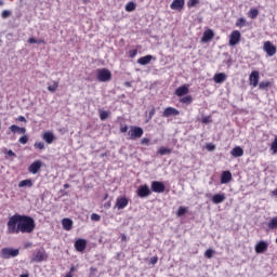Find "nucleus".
Instances as JSON below:
<instances>
[{
	"mask_svg": "<svg viewBox=\"0 0 277 277\" xmlns=\"http://www.w3.org/2000/svg\"><path fill=\"white\" fill-rule=\"evenodd\" d=\"M141 144H142L143 146H148V145L150 144V138H148V137L142 138V140H141Z\"/></svg>",
	"mask_w": 277,
	"mask_h": 277,
	"instance_id": "46",
	"label": "nucleus"
},
{
	"mask_svg": "<svg viewBox=\"0 0 277 277\" xmlns=\"http://www.w3.org/2000/svg\"><path fill=\"white\" fill-rule=\"evenodd\" d=\"M250 84L253 85V88H256L259 85V71L253 70L249 76Z\"/></svg>",
	"mask_w": 277,
	"mask_h": 277,
	"instance_id": "16",
	"label": "nucleus"
},
{
	"mask_svg": "<svg viewBox=\"0 0 277 277\" xmlns=\"http://www.w3.org/2000/svg\"><path fill=\"white\" fill-rule=\"evenodd\" d=\"M211 122H213V118H211V116H206L201 119L202 124H211Z\"/></svg>",
	"mask_w": 277,
	"mask_h": 277,
	"instance_id": "39",
	"label": "nucleus"
},
{
	"mask_svg": "<svg viewBox=\"0 0 277 277\" xmlns=\"http://www.w3.org/2000/svg\"><path fill=\"white\" fill-rule=\"evenodd\" d=\"M211 200H212L213 205H222V202H224V200H226V195H224V193L215 194L212 196Z\"/></svg>",
	"mask_w": 277,
	"mask_h": 277,
	"instance_id": "19",
	"label": "nucleus"
},
{
	"mask_svg": "<svg viewBox=\"0 0 277 277\" xmlns=\"http://www.w3.org/2000/svg\"><path fill=\"white\" fill-rule=\"evenodd\" d=\"M64 189H68L70 187V184H64Z\"/></svg>",
	"mask_w": 277,
	"mask_h": 277,
	"instance_id": "59",
	"label": "nucleus"
},
{
	"mask_svg": "<svg viewBox=\"0 0 277 277\" xmlns=\"http://www.w3.org/2000/svg\"><path fill=\"white\" fill-rule=\"evenodd\" d=\"M37 42H38V40L36 38H34V37L28 39V43L29 44H37Z\"/></svg>",
	"mask_w": 277,
	"mask_h": 277,
	"instance_id": "51",
	"label": "nucleus"
},
{
	"mask_svg": "<svg viewBox=\"0 0 277 277\" xmlns=\"http://www.w3.org/2000/svg\"><path fill=\"white\" fill-rule=\"evenodd\" d=\"M18 122H27V119L24 116L17 118Z\"/></svg>",
	"mask_w": 277,
	"mask_h": 277,
	"instance_id": "53",
	"label": "nucleus"
},
{
	"mask_svg": "<svg viewBox=\"0 0 277 277\" xmlns=\"http://www.w3.org/2000/svg\"><path fill=\"white\" fill-rule=\"evenodd\" d=\"M172 154V149L168 148V147H160L158 150V155H171Z\"/></svg>",
	"mask_w": 277,
	"mask_h": 277,
	"instance_id": "31",
	"label": "nucleus"
},
{
	"mask_svg": "<svg viewBox=\"0 0 277 277\" xmlns=\"http://www.w3.org/2000/svg\"><path fill=\"white\" fill-rule=\"evenodd\" d=\"M9 131H11V133H19L21 135H25L27 133V129L26 128H21L16 124H12L10 128H9Z\"/></svg>",
	"mask_w": 277,
	"mask_h": 277,
	"instance_id": "18",
	"label": "nucleus"
},
{
	"mask_svg": "<svg viewBox=\"0 0 277 277\" xmlns=\"http://www.w3.org/2000/svg\"><path fill=\"white\" fill-rule=\"evenodd\" d=\"M150 188L148 185H141L137 189V196L138 198H147V196H150Z\"/></svg>",
	"mask_w": 277,
	"mask_h": 277,
	"instance_id": "11",
	"label": "nucleus"
},
{
	"mask_svg": "<svg viewBox=\"0 0 277 277\" xmlns=\"http://www.w3.org/2000/svg\"><path fill=\"white\" fill-rule=\"evenodd\" d=\"M226 79H227V76L224 72L215 74L213 77L214 83H224V81H226Z\"/></svg>",
	"mask_w": 277,
	"mask_h": 277,
	"instance_id": "23",
	"label": "nucleus"
},
{
	"mask_svg": "<svg viewBox=\"0 0 277 277\" xmlns=\"http://www.w3.org/2000/svg\"><path fill=\"white\" fill-rule=\"evenodd\" d=\"M156 111H157V110L155 109V107H153V108L150 109V111H149V117H148L147 122H148L149 120H153V116H155Z\"/></svg>",
	"mask_w": 277,
	"mask_h": 277,
	"instance_id": "48",
	"label": "nucleus"
},
{
	"mask_svg": "<svg viewBox=\"0 0 277 277\" xmlns=\"http://www.w3.org/2000/svg\"><path fill=\"white\" fill-rule=\"evenodd\" d=\"M2 4H3V1L0 0V5H2Z\"/></svg>",
	"mask_w": 277,
	"mask_h": 277,
	"instance_id": "64",
	"label": "nucleus"
},
{
	"mask_svg": "<svg viewBox=\"0 0 277 277\" xmlns=\"http://www.w3.org/2000/svg\"><path fill=\"white\" fill-rule=\"evenodd\" d=\"M272 85V82L269 81H262L259 83V89L260 90H267Z\"/></svg>",
	"mask_w": 277,
	"mask_h": 277,
	"instance_id": "36",
	"label": "nucleus"
},
{
	"mask_svg": "<svg viewBox=\"0 0 277 277\" xmlns=\"http://www.w3.org/2000/svg\"><path fill=\"white\" fill-rule=\"evenodd\" d=\"M263 51L268 55V57H274L277 49L276 45L272 44V41H266L263 44Z\"/></svg>",
	"mask_w": 277,
	"mask_h": 277,
	"instance_id": "6",
	"label": "nucleus"
},
{
	"mask_svg": "<svg viewBox=\"0 0 277 277\" xmlns=\"http://www.w3.org/2000/svg\"><path fill=\"white\" fill-rule=\"evenodd\" d=\"M208 150H215V145L209 144L207 145Z\"/></svg>",
	"mask_w": 277,
	"mask_h": 277,
	"instance_id": "55",
	"label": "nucleus"
},
{
	"mask_svg": "<svg viewBox=\"0 0 277 277\" xmlns=\"http://www.w3.org/2000/svg\"><path fill=\"white\" fill-rule=\"evenodd\" d=\"M49 259V255L47 254V251L44 249H39L34 253L32 261L35 263H42V261H47Z\"/></svg>",
	"mask_w": 277,
	"mask_h": 277,
	"instance_id": "4",
	"label": "nucleus"
},
{
	"mask_svg": "<svg viewBox=\"0 0 277 277\" xmlns=\"http://www.w3.org/2000/svg\"><path fill=\"white\" fill-rule=\"evenodd\" d=\"M42 140H44L47 144H53V142H55V135L53 134V132H45L42 135Z\"/></svg>",
	"mask_w": 277,
	"mask_h": 277,
	"instance_id": "24",
	"label": "nucleus"
},
{
	"mask_svg": "<svg viewBox=\"0 0 277 277\" xmlns=\"http://www.w3.org/2000/svg\"><path fill=\"white\" fill-rule=\"evenodd\" d=\"M109 118V111L100 109V119L105 121Z\"/></svg>",
	"mask_w": 277,
	"mask_h": 277,
	"instance_id": "35",
	"label": "nucleus"
},
{
	"mask_svg": "<svg viewBox=\"0 0 277 277\" xmlns=\"http://www.w3.org/2000/svg\"><path fill=\"white\" fill-rule=\"evenodd\" d=\"M214 252H215V251H213L212 249L206 250V252H205L206 259H213V253H214Z\"/></svg>",
	"mask_w": 277,
	"mask_h": 277,
	"instance_id": "42",
	"label": "nucleus"
},
{
	"mask_svg": "<svg viewBox=\"0 0 277 277\" xmlns=\"http://www.w3.org/2000/svg\"><path fill=\"white\" fill-rule=\"evenodd\" d=\"M151 192L155 194H163V192H166V184L159 181L151 182Z\"/></svg>",
	"mask_w": 277,
	"mask_h": 277,
	"instance_id": "7",
	"label": "nucleus"
},
{
	"mask_svg": "<svg viewBox=\"0 0 277 277\" xmlns=\"http://www.w3.org/2000/svg\"><path fill=\"white\" fill-rule=\"evenodd\" d=\"M127 207H129V199L127 197H118L115 208L118 209V211H121L122 209H127Z\"/></svg>",
	"mask_w": 277,
	"mask_h": 277,
	"instance_id": "8",
	"label": "nucleus"
},
{
	"mask_svg": "<svg viewBox=\"0 0 277 277\" xmlns=\"http://www.w3.org/2000/svg\"><path fill=\"white\" fill-rule=\"evenodd\" d=\"M75 248L77 252H84L85 248H88V240L79 238L75 241Z\"/></svg>",
	"mask_w": 277,
	"mask_h": 277,
	"instance_id": "12",
	"label": "nucleus"
},
{
	"mask_svg": "<svg viewBox=\"0 0 277 277\" xmlns=\"http://www.w3.org/2000/svg\"><path fill=\"white\" fill-rule=\"evenodd\" d=\"M271 150L273 155H277V136L274 138L272 145H271Z\"/></svg>",
	"mask_w": 277,
	"mask_h": 277,
	"instance_id": "37",
	"label": "nucleus"
},
{
	"mask_svg": "<svg viewBox=\"0 0 277 277\" xmlns=\"http://www.w3.org/2000/svg\"><path fill=\"white\" fill-rule=\"evenodd\" d=\"M8 155H9V157H16V154H14V151H12V150H9Z\"/></svg>",
	"mask_w": 277,
	"mask_h": 277,
	"instance_id": "57",
	"label": "nucleus"
},
{
	"mask_svg": "<svg viewBox=\"0 0 277 277\" xmlns=\"http://www.w3.org/2000/svg\"><path fill=\"white\" fill-rule=\"evenodd\" d=\"M57 88H60V82L56 80L52 81V84L48 85V92H51L52 94L57 92Z\"/></svg>",
	"mask_w": 277,
	"mask_h": 277,
	"instance_id": "27",
	"label": "nucleus"
},
{
	"mask_svg": "<svg viewBox=\"0 0 277 277\" xmlns=\"http://www.w3.org/2000/svg\"><path fill=\"white\" fill-rule=\"evenodd\" d=\"M42 169V161L41 160H35L29 167L28 172L30 174H38L39 170Z\"/></svg>",
	"mask_w": 277,
	"mask_h": 277,
	"instance_id": "9",
	"label": "nucleus"
},
{
	"mask_svg": "<svg viewBox=\"0 0 277 277\" xmlns=\"http://www.w3.org/2000/svg\"><path fill=\"white\" fill-rule=\"evenodd\" d=\"M198 3H200V0H188L187 6L188 8H196V5H198Z\"/></svg>",
	"mask_w": 277,
	"mask_h": 277,
	"instance_id": "41",
	"label": "nucleus"
},
{
	"mask_svg": "<svg viewBox=\"0 0 277 277\" xmlns=\"http://www.w3.org/2000/svg\"><path fill=\"white\" fill-rule=\"evenodd\" d=\"M142 135H144V129H142L141 127H137V126L131 127V129L129 131L130 140H132V141L140 140V137H142Z\"/></svg>",
	"mask_w": 277,
	"mask_h": 277,
	"instance_id": "3",
	"label": "nucleus"
},
{
	"mask_svg": "<svg viewBox=\"0 0 277 277\" xmlns=\"http://www.w3.org/2000/svg\"><path fill=\"white\" fill-rule=\"evenodd\" d=\"M233 181V173L230 171H223L221 174V184L226 185Z\"/></svg>",
	"mask_w": 277,
	"mask_h": 277,
	"instance_id": "15",
	"label": "nucleus"
},
{
	"mask_svg": "<svg viewBox=\"0 0 277 277\" xmlns=\"http://www.w3.org/2000/svg\"><path fill=\"white\" fill-rule=\"evenodd\" d=\"M96 79L101 83H107V81H111V71L107 68L97 69Z\"/></svg>",
	"mask_w": 277,
	"mask_h": 277,
	"instance_id": "2",
	"label": "nucleus"
},
{
	"mask_svg": "<svg viewBox=\"0 0 277 277\" xmlns=\"http://www.w3.org/2000/svg\"><path fill=\"white\" fill-rule=\"evenodd\" d=\"M171 10H183L185 8V0H173V2L170 5Z\"/></svg>",
	"mask_w": 277,
	"mask_h": 277,
	"instance_id": "20",
	"label": "nucleus"
},
{
	"mask_svg": "<svg viewBox=\"0 0 277 277\" xmlns=\"http://www.w3.org/2000/svg\"><path fill=\"white\" fill-rule=\"evenodd\" d=\"M126 85L129 88L131 87V82H126Z\"/></svg>",
	"mask_w": 277,
	"mask_h": 277,
	"instance_id": "63",
	"label": "nucleus"
},
{
	"mask_svg": "<svg viewBox=\"0 0 277 277\" xmlns=\"http://www.w3.org/2000/svg\"><path fill=\"white\" fill-rule=\"evenodd\" d=\"M135 2H128L126 4V12H135Z\"/></svg>",
	"mask_w": 277,
	"mask_h": 277,
	"instance_id": "34",
	"label": "nucleus"
},
{
	"mask_svg": "<svg viewBox=\"0 0 277 277\" xmlns=\"http://www.w3.org/2000/svg\"><path fill=\"white\" fill-rule=\"evenodd\" d=\"M37 44H47V41H44L43 39H38Z\"/></svg>",
	"mask_w": 277,
	"mask_h": 277,
	"instance_id": "56",
	"label": "nucleus"
},
{
	"mask_svg": "<svg viewBox=\"0 0 277 277\" xmlns=\"http://www.w3.org/2000/svg\"><path fill=\"white\" fill-rule=\"evenodd\" d=\"M94 276H96V268L91 267V268H90L89 277H94Z\"/></svg>",
	"mask_w": 277,
	"mask_h": 277,
	"instance_id": "50",
	"label": "nucleus"
},
{
	"mask_svg": "<svg viewBox=\"0 0 277 277\" xmlns=\"http://www.w3.org/2000/svg\"><path fill=\"white\" fill-rule=\"evenodd\" d=\"M267 248H269V243H267L265 240L259 241L255 245V252L256 254H263L267 252Z\"/></svg>",
	"mask_w": 277,
	"mask_h": 277,
	"instance_id": "10",
	"label": "nucleus"
},
{
	"mask_svg": "<svg viewBox=\"0 0 277 277\" xmlns=\"http://www.w3.org/2000/svg\"><path fill=\"white\" fill-rule=\"evenodd\" d=\"M186 94H189V87H187V84H184L182 87H179L175 90V95L176 96H186Z\"/></svg>",
	"mask_w": 277,
	"mask_h": 277,
	"instance_id": "22",
	"label": "nucleus"
},
{
	"mask_svg": "<svg viewBox=\"0 0 277 277\" xmlns=\"http://www.w3.org/2000/svg\"><path fill=\"white\" fill-rule=\"evenodd\" d=\"M6 228L9 235H18V233L29 235L36 230V221L29 215L15 213L9 217Z\"/></svg>",
	"mask_w": 277,
	"mask_h": 277,
	"instance_id": "1",
	"label": "nucleus"
},
{
	"mask_svg": "<svg viewBox=\"0 0 277 277\" xmlns=\"http://www.w3.org/2000/svg\"><path fill=\"white\" fill-rule=\"evenodd\" d=\"M236 27H246V18L243 17H239L237 21H236Z\"/></svg>",
	"mask_w": 277,
	"mask_h": 277,
	"instance_id": "38",
	"label": "nucleus"
},
{
	"mask_svg": "<svg viewBox=\"0 0 277 277\" xmlns=\"http://www.w3.org/2000/svg\"><path fill=\"white\" fill-rule=\"evenodd\" d=\"M18 187H34V182L31 180H23L18 183Z\"/></svg>",
	"mask_w": 277,
	"mask_h": 277,
	"instance_id": "29",
	"label": "nucleus"
},
{
	"mask_svg": "<svg viewBox=\"0 0 277 277\" xmlns=\"http://www.w3.org/2000/svg\"><path fill=\"white\" fill-rule=\"evenodd\" d=\"M72 272H75V266H71V267H70L69 274H72Z\"/></svg>",
	"mask_w": 277,
	"mask_h": 277,
	"instance_id": "62",
	"label": "nucleus"
},
{
	"mask_svg": "<svg viewBox=\"0 0 277 277\" xmlns=\"http://www.w3.org/2000/svg\"><path fill=\"white\" fill-rule=\"evenodd\" d=\"M11 15H12V12H10L8 10L2 11V13H1L2 18H9V16H11Z\"/></svg>",
	"mask_w": 277,
	"mask_h": 277,
	"instance_id": "47",
	"label": "nucleus"
},
{
	"mask_svg": "<svg viewBox=\"0 0 277 277\" xmlns=\"http://www.w3.org/2000/svg\"><path fill=\"white\" fill-rule=\"evenodd\" d=\"M214 37H215V34L211 29H207L203 32L201 42H209V41L213 40Z\"/></svg>",
	"mask_w": 277,
	"mask_h": 277,
	"instance_id": "21",
	"label": "nucleus"
},
{
	"mask_svg": "<svg viewBox=\"0 0 277 277\" xmlns=\"http://www.w3.org/2000/svg\"><path fill=\"white\" fill-rule=\"evenodd\" d=\"M185 213H187V207L181 206L179 208V210L176 211V216L177 217H183V215H185Z\"/></svg>",
	"mask_w": 277,
	"mask_h": 277,
	"instance_id": "33",
	"label": "nucleus"
},
{
	"mask_svg": "<svg viewBox=\"0 0 277 277\" xmlns=\"http://www.w3.org/2000/svg\"><path fill=\"white\" fill-rule=\"evenodd\" d=\"M104 209H111V201L104 203Z\"/></svg>",
	"mask_w": 277,
	"mask_h": 277,
	"instance_id": "54",
	"label": "nucleus"
},
{
	"mask_svg": "<svg viewBox=\"0 0 277 277\" xmlns=\"http://www.w3.org/2000/svg\"><path fill=\"white\" fill-rule=\"evenodd\" d=\"M62 225H63L64 230H72V220L63 219Z\"/></svg>",
	"mask_w": 277,
	"mask_h": 277,
	"instance_id": "26",
	"label": "nucleus"
},
{
	"mask_svg": "<svg viewBox=\"0 0 277 277\" xmlns=\"http://www.w3.org/2000/svg\"><path fill=\"white\" fill-rule=\"evenodd\" d=\"M153 60H155V57L150 54L142 56L137 60V64H140L141 66H146L147 64H150V62H153Z\"/></svg>",
	"mask_w": 277,
	"mask_h": 277,
	"instance_id": "17",
	"label": "nucleus"
},
{
	"mask_svg": "<svg viewBox=\"0 0 277 277\" xmlns=\"http://www.w3.org/2000/svg\"><path fill=\"white\" fill-rule=\"evenodd\" d=\"M107 198H109V194H105L103 200H107Z\"/></svg>",
	"mask_w": 277,
	"mask_h": 277,
	"instance_id": "61",
	"label": "nucleus"
},
{
	"mask_svg": "<svg viewBox=\"0 0 277 277\" xmlns=\"http://www.w3.org/2000/svg\"><path fill=\"white\" fill-rule=\"evenodd\" d=\"M268 228H271V230H276V228H277V216H274V217L268 222Z\"/></svg>",
	"mask_w": 277,
	"mask_h": 277,
	"instance_id": "32",
	"label": "nucleus"
},
{
	"mask_svg": "<svg viewBox=\"0 0 277 277\" xmlns=\"http://www.w3.org/2000/svg\"><path fill=\"white\" fill-rule=\"evenodd\" d=\"M91 220L92 222H101V215H98L97 213H93L91 214Z\"/></svg>",
	"mask_w": 277,
	"mask_h": 277,
	"instance_id": "45",
	"label": "nucleus"
},
{
	"mask_svg": "<svg viewBox=\"0 0 277 277\" xmlns=\"http://www.w3.org/2000/svg\"><path fill=\"white\" fill-rule=\"evenodd\" d=\"M241 42V32L239 30H233L229 36V47H235Z\"/></svg>",
	"mask_w": 277,
	"mask_h": 277,
	"instance_id": "5",
	"label": "nucleus"
},
{
	"mask_svg": "<svg viewBox=\"0 0 277 277\" xmlns=\"http://www.w3.org/2000/svg\"><path fill=\"white\" fill-rule=\"evenodd\" d=\"M170 116H181V111H179V109L174 108V107H167L163 113H162V117L163 118H170Z\"/></svg>",
	"mask_w": 277,
	"mask_h": 277,
	"instance_id": "13",
	"label": "nucleus"
},
{
	"mask_svg": "<svg viewBox=\"0 0 277 277\" xmlns=\"http://www.w3.org/2000/svg\"><path fill=\"white\" fill-rule=\"evenodd\" d=\"M158 261H159V258L153 256V258H150L149 263H150L151 265H157Z\"/></svg>",
	"mask_w": 277,
	"mask_h": 277,
	"instance_id": "49",
	"label": "nucleus"
},
{
	"mask_svg": "<svg viewBox=\"0 0 277 277\" xmlns=\"http://www.w3.org/2000/svg\"><path fill=\"white\" fill-rule=\"evenodd\" d=\"M232 157H243V148L236 146L230 150Z\"/></svg>",
	"mask_w": 277,
	"mask_h": 277,
	"instance_id": "25",
	"label": "nucleus"
},
{
	"mask_svg": "<svg viewBox=\"0 0 277 277\" xmlns=\"http://www.w3.org/2000/svg\"><path fill=\"white\" fill-rule=\"evenodd\" d=\"M121 241H127V235L121 234Z\"/></svg>",
	"mask_w": 277,
	"mask_h": 277,
	"instance_id": "58",
	"label": "nucleus"
},
{
	"mask_svg": "<svg viewBox=\"0 0 277 277\" xmlns=\"http://www.w3.org/2000/svg\"><path fill=\"white\" fill-rule=\"evenodd\" d=\"M27 142H29V136H28L27 134H24L23 136H21V137L18 138V143H19V144L25 145V144H27Z\"/></svg>",
	"mask_w": 277,
	"mask_h": 277,
	"instance_id": "40",
	"label": "nucleus"
},
{
	"mask_svg": "<svg viewBox=\"0 0 277 277\" xmlns=\"http://www.w3.org/2000/svg\"><path fill=\"white\" fill-rule=\"evenodd\" d=\"M129 131V126H123L120 128V133H127Z\"/></svg>",
	"mask_w": 277,
	"mask_h": 277,
	"instance_id": "52",
	"label": "nucleus"
},
{
	"mask_svg": "<svg viewBox=\"0 0 277 277\" xmlns=\"http://www.w3.org/2000/svg\"><path fill=\"white\" fill-rule=\"evenodd\" d=\"M249 18H252V21H254L255 18H258L259 16V9H250L249 13H248Z\"/></svg>",
	"mask_w": 277,
	"mask_h": 277,
	"instance_id": "30",
	"label": "nucleus"
},
{
	"mask_svg": "<svg viewBox=\"0 0 277 277\" xmlns=\"http://www.w3.org/2000/svg\"><path fill=\"white\" fill-rule=\"evenodd\" d=\"M128 55L131 60H133L136 55H137V49H134V50H130L128 52Z\"/></svg>",
	"mask_w": 277,
	"mask_h": 277,
	"instance_id": "44",
	"label": "nucleus"
},
{
	"mask_svg": "<svg viewBox=\"0 0 277 277\" xmlns=\"http://www.w3.org/2000/svg\"><path fill=\"white\" fill-rule=\"evenodd\" d=\"M2 256L3 259H10L11 256H18V249H2Z\"/></svg>",
	"mask_w": 277,
	"mask_h": 277,
	"instance_id": "14",
	"label": "nucleus"
},
{
	"mask_svg": "<svg viewBox=\"0 0 277 277\" xmlns=\"http://www.w3.org/2000/svg\"><path fill=\"white\" fill-rule=\"evenodd\" d=\"M35 148H37L38 150H44V143L42 142H36L34 144Z\"/></svg>",
	"mask_w": 277,
	"mask_h": 277,
	"instance_id": "43",
	"label": "nucleus"
},
{
	"mask_svg": "<svg viewBox=\"0 0 277 277\" xmlns=\"http://www.w3.org/2000/svg\"><path fill=\"white\" fill-rule=\"evenodd\" d=\"M19 277H29V273L22 274V275H19Z\"/></svg>",
	"mask_w": 277,
	"mask_h": 277,
	"instance_id": "60",
	"label": "nucleus"
},
{
	"mask_svg": "<svg viewBox=\"0 0 277 277\" xmlns=\"http://www.w3.org/2000/svg\"><path fill=\"white\" fill-rule=\"evenodd\" d=\"M193 102H194V98L192 97V95H186L180 98V103H183V105H192Z\"/></svg>",
	"mask_w": 277,
	"mask_h": 277,
	"instance_id": "28",
	"label": "nucleus"
}]
</instances>
